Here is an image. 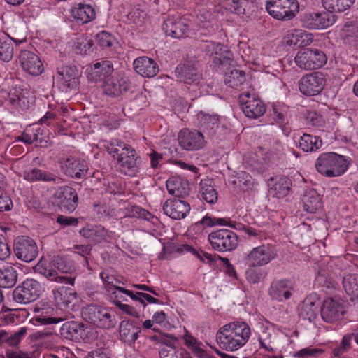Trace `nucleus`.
<instances>
[{"label":"nucleus","instance_id":"nucleus-29","mask_svg":"<svg viewBox=\"0 0 358 358\" xmlns=\"http://www.w3.org/2000/svg\"><path fill=\"white\" fill-rule=\"evenodd\" d=\"M133 66L136 72L145 78H152L159 71L157 64L152 59L145 56L134 59Z\"/></svg>","mask_w":358,"mask_h":358},{"label":"nucleus","instance_id":"nucleus-17","mask_svg":"<svg viewBox=\"0 0 358 358\" xmlns=\"http://www.w3.org/2000/svg\"><path fill=\"white\" fill-rule=\"evenodd\" d=\"M239 101L242 111L248 118L257 119L266 112L265 104L259 98L251 96L248 92L241 94Z\"/></svg>","mask_w":358,"mask_h":358},{"label":"nucleus","instance_id":"nucleus-40","mask_svg":"<svg viewBox=\"0 0 358 358\" xmlns=\"http://www.w3.org/2000/svg\"><path fill=\"white\" fill-rule=\"evenodd\" d=\"M83 331V325L75 321L66 322L60 328L61 335L70 340L81 337Z\"/></svg>","mask_w":358,"mask_h":358},{"label":"nucleus","instance_id":"nucleus-57","mask_svg":"<svg viewBox=\"0 0 358 358\" xmlns=\"http://www.w3.org/2000/svg\"><path fill=\"white\" fill-rule=\"evenodd\" d=\"M248 4L247 0H231L227 3V9L237 15L244 14Z\"/></svg>","mask_w":358,"mask_h":358},{"label":"nucleus","instance_id":"nucleus-64","mask_svg":"<svg viewBox=\"0 0 358 358\" xmlns=\"http://www.w3.org/2000/svg\"><path fill=\"white\" fill-rule=\"evenodd\" d=\"M13 207V201L3 190L0 189V211L10 210Z\"/></svg>","mask_w":358,"mask_h":358},{"label":"nucleus","instance_id":"nucleus-63","mask_svg":"<svg viewBox=\"0 0 358 358\" xmlns=\"http://www.w3.org/2000/svg\"><path fill=\"white\" fill-rule=\"evenodd\" d=\"M173 250L180 254L192 252L199 259H202V256L199 253V251H196L194 248L188 244L174 245L173 246Z\"/></svg>","mask_w":358,"mask_h":358},{"label":"nucleus","instance_id":"nucleus-4","mask_svg":"<svg viewBox=\"0 0 358 358\" xmlns=\"http://www.w3.org/2000/svg\"><path fill=\"white\" fill-rule=\"evenodd\" d=\"M83 317L99 328L110 329L115 327V315L108 309L96 305H90L82 310Z\"/></svg>","mask_w":358,"mask_h":358},{"label":"nucleus","instance_id":"nucleus-53","mask_svg":"<svg viewBox=\"0 0 358 358\" xmlns=\"http://www.w3.org/2000/svg\"><path fill=\"white\" fill-rule=\"evenodd\" d=\"M200 194L202 199L210 204L217 201V193L213 186L206 182H201Z\"/></svg>","mask_w":358,"mask_h":358},{"label":"nucleus","instance_id":"nucleus-52","mask_svg":"<svg viewBox=\"0 0 358 358\" xmlns=\"http://www.w3.org/2000/svg\"><path fill=\"white\" fill-rule=\"evenodd\" d=\"M201 224H202L205 227H212L217 225L219 226H228L231 228L236 227V222L234 221H231L229 218H220V217H211L208 215L204 216L202 220H201Z\"/></svg>","mask_w":358,"mask_h":358},{"label":"nucleus","instance_id":"nucleus-47","mask_svg":"<svg viewBox=\"0 0 358 358\" xmlns=\"http://www.w3.org/2000/svg\"><path fill=\"white\" fill-rule=\"evenodd\" d=\"M220 119L217 115L204 114L202 115L200 124L201 127L208 132L209 136L215 134L216 129L219 127Z\"/></svg>","mask_w":358,"mask_h":358},{"label":"nucleus","instance_id":"nucleus-59","mask_svg":"<svg viewBox=\"0 0 358 358\" xmlns=\"http://www.w3.org/2000/svg\"><path fill=\"white\" fill-rule=\"evenodd\" d=\"M75 253L80 255L85 262V266H89L87 256L90 255L92 247L89 245H76L73 247Z\"/></svg>","mask_w":358,"mask_h":358},{"label":"nucleus","instance_id":"nucleus-37","mask_svg":"<svg viewBox=\"0 0 358 358\" xmlns=\"http://www.w3.org/2000/svg\"><path fill=\"white\" fill-rule=\"evenodd\" d=\"M54 299L60 308H67L76 298V292L73 289L64 286L52 291Z\"/></svg>","mask_w":358,"mask_h":358},{"label":"nucleus","instance_id":"nucleus-19","mask_svg":"<svg viewBox=\"0 0 358 358\" xmlns=\"http://www.w3.org/2000/svg\"><path fill=\"white\" fill-rule=\"evenodd\" d=\"M114 71L110 60L101 59L87 69V78L94 83L103 82L109 78Z\"/></svg>","mask_w":358,"mask_h":358},{"label":"nucleus","instance_id":"nucleus-35","mask_svg":"<svg viewBox=\"0 0 358 358\" xmlns=\"http://www.w3.org/2000/svg\"><path fill=\"white\" fill-rule=\"evenodd\" d=\"M290 108L285 104L277 103L273 105V119L287 135L289 131L286 125L289 123V118L292 116Z\"/></svg>","mask_w":358,"mask_h":358},{"label":"nucleus","instance_id":"nucleus-25","mask_svg":"<svg viewBox=\"0 0 358 358\" xmlns=\"http://www.w3.org/2000/svg\"><path fill=\"white\" fill-rule=\"evenodd\" d=\"M176 75L180 81L187 84H198L201 80V74L197 66L189 62L178 66Z\"/></svg>","mask_w":358,"mask_h":358},{"label":"nucleus","instance_id":"nucleus-8","mask_svg":"<svg viewBox=\"0 0 358 358\" xmlns=\"http://www.w3.org/2000/svg\"><path fill=\"white\" fill-rule=\"evenodd\" d=\"M201 49L208 57L210 66L213 69H218L220 67L230 64L231 53L224 50V45L220 43L206 41L201 45Z\"/></svg>","mask_w":358,"mask_h":358},{"label":"nucleus","instance_id":"nucleus-16","mask_svg":"<svg viewBox=\"0 0 358 358\" xmlns=\"http://www.w3.org/2000/svg\"><path fill=\"white\" fill-rule=\"evenodd\" d=\"M178 138L180 147L187 151L199 150L206 145L203 134L196 130L183 129L179 132Z\"/></svg>","mask_w":358,"mask_h":358},{"label":"nucleus","instance_id":"nucleus-26","mask_svg":"<svg viewBox=\"0 0 358 358\" xmlns=\"http://www.w3.org/2000/svg\"><path fill=\"white\" fill-rule=\"evenodd\" d=\"M80 234L94 244L108 242L111 238V233L101 225H88L83 228Z\"/></svg>","mask_w":358,"mask_h":358},{"label":"nucleus","instance_id":"nucleus-9","mask_svg":"<svg viewBox=\"0 0 358 358\" xmlns=\"http://www.w3.org/2000/svg\"><path fill=\"white\" fill-rule=\"evenodd\" d=\"M41 294L40 283L34 279H27L13 292V300L21 304L36 301Z\"/></svg>","mask_w":358,"mask_h":358},{"label":"nucleus","instance_id":"nucleus-10","mask_svg":"<svg viewBox=\"0 0 358 358\" xmlns=\"http://www.w3.org/2000/svg\"><path fill=\"white\" fill-rule=\"evenodd\" d=\"M13 252L17 259L29 263L37 257L38 249L33 238L27 236H19L14 240Z\"/></svg>","mask_w":358,"mask_h":358},{"label":"nucleus","instance_id":"nucleus-7","mask_svg":"<svg viewBox=\"0 0 358 358\" xmlns=\"http://www.w3.org/2000/svg\"><path fill=\"white\" fill-rule=\"evenodd\" d=\"M208 240L212 248L218 252H230L235 250L238 243V236L231 230L222 229L208 234Z\"/></svg>","mask_w":358,"mask_h":358},{"label":"nucleus","instance_id":"nucleus-20","mask_svg":"<svg viewBox=\"0 0 358 358\" xmlns=\"http://www.w3.org/2000/svg\"><path fill=\"white\" fill-rule=\"evenodd\" d=\"M191 209L188 202L180 199H167L163 205L164 213L173 220H181L187 215Z\"/></svg>","mask_w":358,"mask_h":358},{"label":"nucleus","instance_id":"nucleus-13","mask_svg":"<svg viewBox=\"0 0 358 358\" xmlns=\"http://www.w3.org/2000/svg\"><path fill=\"white\" fill-rule=\"evenodd\" d=\"M335 22L334 14L323 12H306L301 17L302 27L308 29H323Z\"/></svg>","mask_w":358,"mask_h":358},{"label":"nucleus","instance_id":"nucleus-42","mask_svg":"<svg viewBox=\"0 0 358 358\" xmlns=\"http://www.w3.org/2000/svg\"><path fill=\"white\" fill-rule=\"evenodd\" d=\"M355 0H322L324 8L333 14V13H341L349 9Z\"/></svg>","mask_w":358,"mask_h":358},{"label":"nucleus","instance_id":"nucleus-31","mask_svg":"<svg viewBox=\"0 0 358 358\" xmlns=\"http://www.w3.org/2000/svg\"><path fill=\"white\" fill-rule=\"evenodd\" d=\"M269 194L278 199L286 196L290 192L292 180L286 176L272 178L269 182Z\"/></svg>","mask_w":358,"mask_h":358},{"label":"nucleus","instance_id":"nucleus-61","mask_svg":"<svg viewBox=\"0 0 358 358\" xmlns=\"http://www.w3.org/2000/svg\"><path fill=\"white\" fill-rule=\"evenodd\" d=\"M135 296L137 298V299H134V301H138L143 306V308L146 306L145 301L149 303H160L159 299L152 296L147 293L137 292L135 293Z\"/></svg>","mask_w":358,"mask_h":358},{"label":"nucleus","instance_id":"nucleus-11","mask_svg":"<svg viewBox=\"0 0 358 358\" xmlns=\"http://www.w3.org/2000/svg\"><path fill=\"white\" fill-rule=\"evenodd\" d=\"M325 85V76L320 71L308 73L303 76L299 82L300 92L308 96L319 94Z\"/></svg>","mask_w":358,"mask_h":358},{"label":"nucleus","instance_id":"nucleus-36","mask_svg":"<svg viewBox=\"0 0 358 358\" xmlns=\"http://www.w3.org/2000/svg\"><path fill=\"white\" fill-rule=\"evenodd\" d=\"M168 192L178 198L184 197L189 194V187L187 180L179 177H171L166 182Z\"/></svg>","mask_w":358,"mask_h":358},{"label":"nucleus","instance_id":"nucleus-46","mask_svg":"<svg viewBox=\"0 0 358 358\" xmlns=\"http://www.w3.org/2000/svg\"><path fill=\"white\" fill-rule=\"evenodd\" d=\"M224 81L229 87L237 88L245 83V73L242 70L233 69L225 73Z\"/></svg>","mask_w":358,"mask_h":358},{"label":"nucleus","instance_id":"nucleus-5","mask_svg":"<svg viewBox=\"0 0 358 358\" xmlns=\"http://www.w3.org/2000/svg\"><path fill=\"white\" fill-rule=\"evenodd\" d=\"M294 61L296 66L306 71L322 68L327 62L326 54L317 48L301 49L296 55Z\"/></svg>","mask_w":358,"mask_h":358},{"label":"nucleus","instance_id":"nucleus-12","mask_svg":"<svg viewBox=\"0 0 358 358\" xmlns=\"http://www.w3.org/2000/svg\"><path fill=\"white\" fill-rule=\"evenodd\" d=\"M58 163L62 172L72 178L80 179L87 173L88 164L83 159L70 156L60 158Z\"/></svg>","mask_w":358,"mask_h":358},{"label":"nucleus","instance_id":"nucleus-48","mask_svg":"<svg viewBox=\"0 0 358 358\" xmlns=\"http://www.w3.org/2000/svg\"><path fill=\"white\" fill-rule=\"evenodd\" d=\"M13 55V45L4 33L0 34V60L9 62Z\"/></svg>","mask_w":358,"mask_h":358},{"label":"nucleus","instance_id":"nucleus-3","mask_svg":"<svg viewBox=\"0 0 358 358\" xmlns=\"http://www.w3.org/2000/svg\"><path fill=\"white\" fill-rule=\"evenodd\" d=\"M350 162L345 157L335 152H324L317 159V171L326 177L333 178L343 175L348 170Z\"/></svg>","mask_w":358,"mask_h":358},{"label":"nucleus","instance_id":"nucleus-1","mask_svg":"<svg viewBox=\"0 0 358 358\" xmlns=\"http://www.w3.org/2000/svg\"><path fill=\"white\" fill-rule=\"evenodd\" d=\"M250 335L251 329L246 322L235 321L221 327L216 334V340L222 348L234 351L245 345Z\"/></svg>","mask_w":358,"mask_h":358},{"label":"nucleus","instance_id":"nucleus-50","mask_svg":"<svg viewBox=\"0 0 358 358\" xmlns=\"http://www.w3.org/2000/svg\"><path fill=\"white\" fill-rule=\"evenodd\" d=\"M55 268L62 273H72L75 271L73 262L64 256H55L52 259Z\"/></svg>","mask_w":358,"mask_h":358},{"label":"nucleus","instance_id":"nucleus-51","mask_svg":"<svg viewBox=\"0 0 358 358\" xmlns=\"http://www.w3.org/2000/svg\"><path fill=\"white\" fill-rule=\"evenodd\" d=\"M110 296V299L113 303L116 306V303L122 301H127L128 299L125 296H129L133 301L134 299H137L135 296V293L132 291L122 287L120 288H113V289H109V293Z\"/></svg>","mask_w":358,"mask_h":358},{"label":"nucleus","instance_id":"nucleus-44","mask_svg":"<svg viewBox=\"0 0 358 358\" xmlns=\"http://www.w3.org/2000/svg\"><path fill=\"white\" fill-rule=\"evenodd\" d=\"M159 355L160 358H192L186 350L173 345H166L162 348Z\"/></svg>","mask_w":358,"mask_h":358},{"label":"nucleus","instance_id":"nucleus-39","mask_svg":"<svg viewBox=\"0 0 358 358\" xmlns=\"http://www.w3.org/2000/svg\"><path fill=\"white\" fill-rule=\"evenodd\" d=\"M304 210L310 213H315L322 208L320 196L314 189L306 192L302 198Z\"/></svg>","mask_w":358,"mask_h":358},{"label":"nucleus","instance_id":"nucleus-32","mask_svg":"<svg viewBox=\"0 0 358 358\" xmlns=\"http://www.w3.org/2000/svg\"><path fill=\"white\" fill-rule=\"evenodd\" d=\"M103 82L102 88L104 94L111 97L119 96L129 88V83L124 78L117 79L110 77Z\"/></svg>","mask_w":358,"mask_h":358},{"label":"nucleus","instance_id":"nucleus-22","mask_svg":"<svg viewBox=\"0 0 358 358\" xmlns=\"http://www.w3.org/2000/svg\"><path fill=\"white\" fill-rule=\"evenodd\" d=\"M22 176L26 180L30 182H44L59 185L64 182L63 178L59 176L36 167L24 171Z\"/></svg>","mask_w":358,"mask_h":358},{"label":"nucleus","instance_id":"nucleus-34","mask_svg":"<svg viewBox=\"0 0 358 358\" xmlns=\"http://www.w3.org/2000/svg\"><path fill=\"white\" fill-rule=\"evenodd\" d=\"M141 328L129 320H122L119 327L121 341L129 345H132L138 338Z\"/></svg>","mask_w":358,"mask_h":358},{"label":"nucleus","instance_id":"nucleus-30","mask_svg":"<svg viewBox=\"0 0 358 358\" xmlns=\"http://www.w3.org/2000/svg\"><path fill=\"white\" fill-rule=\"evenodd\" d=\"M71 15L78 24H87L92 21L96 17L94 7L86 3H75L71 9Z\"/></svg>","mask_w":358,"mask_h":358},{"label":"nucleus","instance_id":"nucleus-6","mask_svg":"<svg viewBox=\"0 0 358 358\" xmlns=\"http://www.w3.org/2000/svg\"><path fill=\"white\" fill-rule=\"evenodd\" d=\"M266 9L273 18L288 21L299 13V4L297 0H267Z\"/></svg>","mask_w":358,"mask_h":358},{"label":"nucleus","instance_id":"nucleus-43","mask_svg":"<svg viewBox=\"0 0 358 358\" xmlns=\"http://www.w3.org/2000/svg\"><path fill=\"white\" fill-rule=\"evenodd\" d=\"M17 280V271L13 266H8L0 270V287L11 288Z\"/></svg>","mask_w":358,"mask_h":358},{"label":"nucleus","instance_id":"nucleus-27","mask_svg":"<svg viewBox=\"0 0 358 358\" xmlns=\"http://www.w3.org/2000/svg\"><path fill=\"white\" fill-rule=\"evenodd\" d=\"M23 69L33 76H38L43 71V65L39 57L31 51L24 50L20 55Z\"/></svg>","mask_w":358,"mask_h":358},{"label":"nucleus","instance_id":"nucleus-21","mask_svg":"<svg viewBox=\"0 0 358 358\" xmlns=\"http://www.w3.org/2000/svg\"><path fill=\"white\" fill-rule=\"evenodd\" d=\"M59 206L63 211L73 212L78 206V197L76 189L69 186L59 187L55 192Z\"/></svg>","mask_w":358,"mask_h":358},{"label":"nucleus","instance_id":"nucleus-45","mask_svg":"<svg viewBox=\"0 0 358 358\" xmlns=\"http://www.w3.org/2000/svg\"><path fill=\"white\" fill-rule=\"evenodd\" d=\"M343 286L351 301H358V276L348 275L343 279Z\"/></svg>","mask_w":358,"mask_h":358},{"label":"nucleus","instance_id":"nucleus-56","mask_svg":"<svg viewBox=\"0 0 358 358\" xmlns=\"http://www.w3.org/2000/svg\"><path fill=\"white\" fill-rule=\"evenodd\" d=\"M183 339L186 346L190 348L197 356L202 357L204 355L205 351L201 348V343L198 341L195 337L187 333L184 335Z\"/></svg>","mask_w":358,"mask_h":358},{"label":"nucleus","instance_id":"nucleus-24","mask_svg":"<svg viewBox=\"0 0 358 358\" xmlns=\"http://www.w3.org/2000/svg\"><path fill=\"white\" fill-rule=\"evenodd\" d=\"M293 290V283L287 279L275 280L271 282L268 289L269 296L274 300L283 301L289 299Z\"/></svg>","mask_w":358,"mask_h":358},{"label":"nucleus","instance_id":"nucleus-28","mask_svg":"<svg viewBox=\"0 0 358 358\" xmlns=\"http://www.w3.org/2000/svg\"><path fill=\"white\" fill-rule=\"evenodd\" d=\"M10 103L20 108L22 110L28 109L34 102L33 93L27 89L15 88L14 92H10L8 95Z\"/></svg>","mask_w":358,"mask_h":358},{"label":"nucleus","instance_id":"nucleus-15","mask_svg":"<svg viewBox=\"0 0 358 358\" xmlns=\"http://www.w3.org/2000/svg\"><path fill=\"white\" fill-rule=\"evenodd\" d=\"M274 248L270 245H262L252 248L245 257L246 264L263 266L270 263L276 257Z\"/></svg>","mask_w":358,"mask_h":358},{"label":"nucleus","instance_id":"nucleus-49","mask_svg":"<svg viewBox=\"0 0 358 358\" xmlns=\"http://www.w3.org/2000/svg\"><path fill=\"white\" fill-rule=\"evenodd\" d=\"M248 268L245 271V278L251 284L259 282L267 275L265 268H262L260 266L247 264Z\"/></svg>","mask_w":358,"mask_h":358},{"label":"nucleus","instance_id":"nucleus-60","mask_svg":"<svg viewBox=\"0 0 358 358\" xmlns=\"http://www.w3.org/2000/svg\"><path fill=\"white\" fill-rule=\"evenodd\" d=\"M306 120L312 126L316 127H322L325 123L322 115L315 111L309 112L307 114Z\"/></svg>","mask_w":358,"mask_h":358},{"label":"nucleus","instance_id":"nucleus-2","mask_svg":"<svg viewBox=\"0 0 358 358\" xmlns=\"http://www.w3.org/2000/svg\"><path fill=\"white\" fill-rule=\"evenodd\" d=\"M105 148L117 161L122 172L129 176L138 172L137 159L139 156L131 146L119 139H112L105 145Z\"/></svg>","mask_w":358,"mask_h":358},{"label":"nucleus","instance_id":"nucleus-23","mask_svg":"<svg viewBox=\"0 0 358 358\" xmlns=\"http://www.w3.org/2000/svg\"><path fill=\"white\" fill-rule=\"evenodd\" d=\"M162 29L167 36L176 38L188 36L189 30L184 20L174 17H169L164 20Z\"/></svg>","mask_w":358,"mask_h":358},{"label":"nucleus","instance_id":"nucleus-55","mask_svg":"<svg viewBox=\"0 0 358 358\" xmlns=\"http://www.w3.org/2000/svg\"><path fill=\"white\" fill-rule=\"evenodd\" d=\"M96 41L97 44L105 50H111L113 46L115 39L108 32L102 31L96 35Z\"/></svg>","mask_w":358,"mask_h":358},{"label":"nucleus","instance_id":"nucleus-18","mask_svg":"<svg viewBox=\"0 0 358 358\" xmlns=\"http://www.w3.org/2000/svg\"><path fill=\"white\" fill-rule=\"evenodd\" d=\"M34 272L38 273L50 281H54L59 283L74 284V278L59 275L57 271L53 266L52 260L48 262L45 259L41 258L37 264L34 267Z\"/></svg>","mask_w":358,"mask_h":358},{"label":"nucleus","instance_id":"nucleus-33","mask_svg":"<svg viewBox=\"0 0 358 358\" xmlns=\"http://www.w3.org/2000/svg\"><path fill=\"white\" fill-rule=\"evenodd\" d=\"M320 301L317 294H310L307 296L299 307V315L303 320L312 321L318 313Z\"/></svg>","mask_w":358,"mask_h":358},{"label":"nucleus","instance_id":"nucleus-58","mask_svg":"<svg viewBox=\"0 0 358 358\" xmlns=\"http://www.w3.org/2000/svg\"><path fill=\"white\" fill-rule=\"evenodd\" d=\"M129 216L142 218L147 221H150L154 217L153 215L149 211L138 206L131 207Z\"/></svg>","mask_w":358,"mask_h":358},{"label":"nucleus","instance_id":"nucleus-62","mask_svg":"<svg viewBox=\"0 0 358 358\" xmlns=\"http://www.w3.org/2000/svg\"><path fill=\"white\" fill-rule=\"evenodd\" d=\"M232 183L233 185L238 186L239 188L244 189L251 185V177L249 175L245 174V173H242L232 181Z\"/></svg>","mask_w":358,"mask_h":358},{"label":"nucleus","instance_id":"nucleus-38","mask_svg":"<svg viewBox=\"0 0 358 358\" xmlns=\"http://www.w3.org/2000/svg\"><path fill=\"white\" fill-rule=\"evenodd\" d=\"M58 73L61 76L66 90L75 89L78 85L79 72L75 66H63L58 71Z\"/></svg>","mask_w":358,"mask_h":358},{"label":"nucleus","instance_id":"nucleus-41","mask_svg":"<svg viewBox=\"0 0 358 358\" xmlns=\"http://www.w3.org/2000/svg\"><path fill=\"white\" fill-rule=\"evenodd\" d=\"M322 145L319 136L304 134L299 141V147L304 152H313L318 150Z\"/></svg>","mask_w":358,"mask_h":358},{"label":"nucleus","instance_id":"nucleus-54","mask_svg":"<svg viewBox=\"0 0 358 358\" xmlns=\"http://www.w3.org/2000/svg\"><path fill=\"white\" fill-rule=\"evenodd\" d=\"M100 277L103 280L106 292L108 293L109 289H113V288H120L121 287V285H124V282L118 278L114 275H110L106 272H101L100 273Z\"/></svg>","mask_w":358,"mask_h":358},{"label":"nucleus","instance_id":"nucleus-14","mask_svg":"<svg viewBox=\"0 0 358 358\" xmlns=\"http://www.w3.org/2000/svg\"><path fill=\"white\" fill-rule=\"evenodd\" d=\"M345 313V307L339 299L327 298L320 309L322 319L327 323H334L341 320Z\"/></svg>","mask_w":358,"mask_h":358}]
</instances>
